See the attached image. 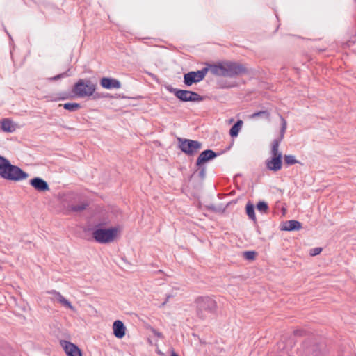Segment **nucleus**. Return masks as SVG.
Masks as SVG:
<instances>
[{"mask_svg":"<svg viewBox=\"0 0 356 356\" xmlns=\"http://www.w3.org/2000/svg\"><path fill=\"white\" fill-rule=\"evenodd\" d=\"M280 119L282 122L280 136L273 141L270 150L271 157L265 161L267 169L273 172L280 170L282 166V154L279 151V145L284 138L286 129V121L282 116H280Z\"/></svg>","mask_w":356,"mask_h":356,"instance_id":"1","label":"nucleus"},{"mask_svg":"<svg viewBox=\"0 0 356 356\" xmlns=\"http://www.w3.org/2000/svg\"><path fill=\"white\" fill-rule=\"evenodd\" d=\"M0 177L6 180L17 182L26 179L29 174L0 156Z\"/></svg>","mask_w":356,"mask_h":356,"instance_id":"2","label":"nucleus"},{"mask_svg":"<svg viewBox=\"0 0 356 356\" xmlns=\"http://www.w3.org/2000/svg\"><path fill=\"white\" fill-rule=\"evenodd\" d=\"M209 70L214 75L231 78L236 77L247 72V69L244 65L234 62H225L213 65L210 67Z\"/></svg>","mask_w":356,"mask_h":356,"instance_id":"3","label":"nucleus"},{"mask_svg":"<svg viewBox=\"0 0 356 356\" xmlns=\"http://www.w3.org/2000/svg\"><path fill=\"white\" fill-rule=\"evenodd\" d=\"M96 90V85L90 80L80 79L74 85L72 93L80 98L91 96Z\"/></svg>","mask_w":356,"mask_h":356,"instance_id":"4","label":"nucleus"},{"mask_svg":"<svg viewBox=\"0 0 356 356\" xmlns=\"http://www.w3.org/2000/svg\"><path fill=\"white\" fill-rule=\"evenodd\" d=\"M197 307V314L201 318L206 316L207 313L215 311L216 308V302L211 298L199 297L195 300Z\"/></svg>","mask_w":356,"mask_h":356,"instance_id":"5","label":"nucleus"},{"mask_svg":"<svg viewBox=\"0 0 356 356\" xmlns=\"http://www.w3.org/2000/svg\"><path fill=\"white\" fill-rule=\"evenodd\" d=\"M116 233L117 230L115 228H98L94 230L92 236L97 242L99 243H106L113 241Z\"/></svg>","mask_w":356,"mask_h":356,"instance_id":"6","label":"nucleus"},{"mask_svg":"<svg viewBox=\"0 0 356 356\" xmlns=\"http://www.w3.org/2000/svg\"><path fill=\"white\" fill-rule=\"evenodd\" d=\"M179 142L181 150L188 155H193L202 148V143L197 140L179 138Z\"/></svg>","mask_w":356,"mask_h":356,"instance_id":"7","label":"nucleus"},{"mask_svg":"<svg viewBox=\"0 0 356 356\" xmlns=\"http://www.w3.org/2000/svg\"><path fill=\"white\" fill-rule=\"evenodd\" d=\"M208 72L207 68H203L197 72H190L184 75V83L185 85L190 86L193 83L202 81Z\"/></svg>","mask_w":356,"mask_h":356,"instance_id":"8","label":"nucleus"},{"mask_svg":"<svg viewBox=\"0 0 356 356\" xmlns=\"http://www.w3.org/2000/svg\"><path fill=\"white\" fill-rule=\"evenodd\" d=\"M60 343L67 356H82L81 350L75 344L65 340H61Z\"/></svg>","mask_w":356,"mask_h":356,"instance_id":"9","label":"nucleus"},{"mask_svg":"<svg viewBox=\"0 0 356 356\" xmlns=\"http://www.w3.org/2000/svg\"><path fill=\"white\" fill-rule=\"evenodd\" d=\"M47 293L49 294L53 295V300L58 302L65 308L70 309L73 312H76L75 307L71 304L70 301L65 298L60 292H58L55 290H51L48 291Z\"/></svg>","mask_w":356,"mask_h":356,"instance_id":"10","label":"nucleus"},{"mask_svg":"<svg viewBox=\"0 0 356 356\" xmlns=\"http://www.w3.org/2000/svg\"><path fill=\"white\" fill-rule=\"evenodd\" d=\"M47 293L49 294L53 295V300L58 302L65 308L70 309L73 312H76L75 307L71 304L70 301L65 298L60 292H58L55 290H51L48 291Z\"/></svg>","mask_w":356,"mask_h":356,"instance_id":"11","label":"nucleus"},{"mask_svg":"<svg viewBox=\"0 0 356 356\" xmlns=\"http://www.w3.org/2000/svg\"><path fill=\"white\" fill-rule=\"evenodd\" d=\"M47 293L49 294L53 295V300L58 302L65 308L70 309L73 312H76L75 307L71 304L70 301L65 298L60 292H58L55 290H51L48 291Z\"/></svg>","mask_w":356,"mask_h":356,"instance_id":"12","label":"nucleus"},{"mask_svg":"<svg viewBox=\"0 0 356 356\" xmlns=\"http://www.w3.org/2000/svg\"><path fill=\"white\" fill-rule=\"evenodd\" d=\"M168 90L182 102H190V99H191V91L190 90H180L173 88H168Z\"/></svg>","mask_w":356,"mask_h":356,"instance_id":"13","label":"nucleus"},{"mask_svg":"<svg viewBox=\"0 0 356 356\" xmlns=\"http://www.w3.org/2000/svg\"><path fill=\"white\" fill-rule=\"evenodd\" d=\"M217 154L212 150L207 149L203 151L198 156L196 162L197 166H200L211 159L216 157Z\"/></svg>","mask_w":356,"mask_h":356,"instance_id":"14","label":"nucleus"},{"mask_svg":"<svg viewBox=\"0 0 356 356\" xmlns=\"http://www.w3.org/2000/svg\"><path fill=\"white\" fill-rule=\"evenodd\" d=\"M30 184L38 191H46L49 190L47 182L40 177H35L31 179Z\"/></svg>","mask_w":356,"mask_h":356,"instance_id":"15","label":"nucleus"},{"mask_svg":"<svg viewBox=\"0 0 356 356\" xmlns=\"http://www.w3.org/2000/svg\"><path fill=\"white\" fill-rule=\"evenodd\" d=\"M100 85L106 89H118L121 87L120 82L115 79L104 77L100 80Z\"/></svg>","mask_w":356,"mask_h":356,"instance_id":"16","label":"nucleus"},{"mask_svg":"<svg viewBox=\"0 0 356 356\" xmlns=\"http://www.w3.org/2000/svg\"><path fill=\"white\" fill-rule=\"evenodd\" d=\"M113 334L118 339H122L125 335L126 327L120 320H116L113 324Z\"/></svg>","mask_w":356,"mask_h":356,"instance_id":"17","label":"nucleus"},{"mask_svg":"<svg viewBox=\"0 0 356 356\" xmlns=\"http://www.w3.org/2000/svg\"><path fill=\"white\" fill-rule=\"evenodd\" d=\"M302 225L299 221L291 220L284 222L281 229L284 231H295L300 229Z\"/></svg>","mask_w":356,"mask_h":356,"instance_id":"18","label":"nucleus"},{"mask_svg":"<svg viewBox=\"0 0 356 356\" xmlns=\"http://www.w3.org/2000/svg\"><path fill=\"white\" fill-rule=\"evenodd\" d=\"M1 129L5 132H13L15 131L16 124L9 119H3L1 122Z\"/></svg>","mask_w":356,"mask_h":356,"instance_id":"19","label":"nucleus"},{"mask_svg":"<svg viewBox=\"0 0 356 356\" xmlns=\"http://www.w3.org/2000/svg\"><path fill=\"white\" fill-rule=\"evenodd\" d=\"M243 121L238 120L230 129L229 134L232 137H236L242 127Z\"/></svg>","mask_w":356,"mask_h":356,"instance_id":"20","label":"nucleus"},{"mask_svg":"<svg viewBox=\"0 0 356 356\" xmlns=\"http://www.w3.org/2000/svg\"><path fill=\"white\" fill-rule=\"evenodd\" d=\"M270 116V113L267 110H265V111H260L254 113L252 115H250L249 116V118L250 119H255L257 118H263V119L269 120Z\"/></svg>","mask_w":356,"mask_h":356,"instance_id":"21","label":"nucleus"},{"mask_svg":"<svg viewBox=\"0 0 356 356\" xmlns=\"http://www.w3.org/2000/svg\"><path fill=\"white\" fill-rule=\"evenodd\" d=\"M246 213L250 219L255 221L256 220V216L254 213V205L248 202L246 204Z\"/></svg>","mask_w":356,"mask_h":356,"instance_id":"22","label":"nucleus"},{"mask_svg":"<svg viewBox=\"0 0 356 356\" xmlns=\"http://www.w3.org/2000/svg\"><path fill=\"white\" fill-rule=\"evenodd\" d=\"M60 106H63V108L66 110H68L71 112H74L77 111L81 108V105L79 103H65L64 104H60Z\"/></svg>","mask_w":356,"mask_h":356,"instance_id":"23","label":"nucleus"},{"mask_svg":"<svg viewBox=\"0 0 356 356\" xmlns=\"http://www.w3.org/2000/svg\"><path fill=\"white\" fill-rule=\"evenodd\" d=\"M257 209L261 213H266L268 209V206L265 202H259L257 204Z\"/></svg>","mask_w":356,"mask_h":356,"instance_id":"24","label":"nucleus"},{"mask_svg":"<svg viewBox=\"0 0 356 356\" xmlns=\"http://www.w3.org/2000/svg\"><path fill=\"white\" fill-rule=\"evenodd\" d=\"M284 162L287 165H293L298 163V161L295 159L293 155H285L284 157Z\"/></svg>","mask_w":356,"mask_h":356,"instance_id":"25","label":"nucleus"},{"mask_svg":"<svg viewBox=\"0 0 356 356\" xmlns=\"http://www.w3.org/2000/svg\"><path fill=\"white\" fill-rule=\"evenodd\" d=\"M191 99H190V102H202L204 99V97L200 96L197 92L191 91Z\"/></svg>","mask_w":356,"mask_h":356,"instance_id":"26","label":"nucleus"},{"mask_svg":"<svg viewBox=\"0 0 356 356\" xmlns=\"http://www.w3.org/2000/svg\"><path fill=\"white\" fill-rule=\"evenodd\" d=\"M71 76V74L70 73V70H68L65 72H63V73L58 74V75H56L55 76H53V77L50 78L49 79L51 80V81H56V80H58V79H60L61 78H65V77H67V76Z\"/></svg>","mask_w":356,"mask_h":356,"instance_id":"27","label":"nucleus"},{"mask_svg":"<svg viewBox=\"0 0 356 356\" xmlns=\"http://www.w3.org/2000/svg\"><path fill=\"white\" fill-rule=\"evenodd\" d=\"M86 207V204H81L79 205H71L70 209L75 212H79L84 210Z\"/></svg>","mask_w":356,"mask_h":356,"instance_id":"28","label":"nucleus"},{"mask_svg":"<svg viewBox=\"0 0 356 356\" xmlns=\"http://www.w3.org/2000/svg\"><path fill=\"white\" fill-rule=\"evenodd\" d=\"M244 257L248 260H253L255 258L256 252L254 251H247L243 253Z\"/></svg>","mask_w":356,"mask_h":356,"instance_id":"29","label":"nucleus"},{"mask_svg":"<svg viewBox=\"0 0 356 356\" xmlns=\"http://www.w3.org/2000/svg\"><path fill=\"white\" fill-rule=\"evenodd\" d=\"M322 251V248H312L309 251V254L311 256H316V255H318Z\"/></svg>","mask_w":356,"mask_h":356,"instance_id":"30","label":"nucleus"},{"mask_svg":"<svg viewBox=\"0 0 356 356\" xmlns=\"http://www.w3.org/2000/svg\"><path fill=\"white\" fill-rule=\"evenodd\" d=\"M171 297L172 296L168 295L166 297V300L162 303L161 307H163Z\"/></svg>","mask_w":356,"mask_h":356,"instance_id":"31","label":"nucleus"},{"mask_svg":"<svg viewBox=\"0 0 356 356\" xmlns=\"http://www.w3.org/2000/svg\"><path fill=\"white\" fill-rule=\"evenodd\" d=\"M154 334L156 336H157L158 337H160V338H162L163 337V334L161 333V332H154Z\"/></svg>","mask_w":356,"mask_h":356,"instance_id":"32","label":"nucleus"},{"mask_svg":"<svg viewBox=\"0 0 356 356\" xmlns=\"http://www.w3.org/2000/svg\"><path fill=\"white\" fill-rule=\"evenodd\" d=\"M236 86V84H231V85H228V86L221 85V86H222V88H231V87H234V86Z\"/></svg>","mask_w":356,"mask_h":356,"instance_id":"33","label":"nucleus"},{"mask_svg":"<svg viewBox=\"0 0 356 356\" xmlns=\"http://www.w3.org/2000/svg\"><path fill=\"white\" fill-rule=\"evenodd\" d=\"M204 169H202L201 171L200 172V174L202 177H204Z\"/></svg>","mask_w":356,"mask_h":356,"instance_id":"34","label":"nucleus"},{"mask_svg":"<svg viewBox=\"0 0 356 356\" xmlns=\"http://www.w3.org/2000/svg\"><path fill=\"white\" fill-rule=\"evenodd\" d=\"M171 356H179L178 355H177L176 353H172V354L171 355Z\"/></svg>","mask_w":356,"mask_h":356,"instance_id":"35","label":"nucleus"}]
</instances>
